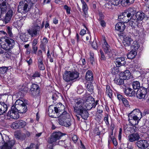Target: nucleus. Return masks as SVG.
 <instances>
[{
  "label": "nucleus",
  "instance_id": "22",
  "mask_svg": "<svg viewBox=\"0 0 149 149\" xmlns=\"http://www.w3.org/2000/svg\"><path fill=\"white\" fill-rule=\"evenodd\" d=\"M120 76L122 77L124 80L129 79L131 76V73L129 70H126L124 72H121Z\"/></svg>",
  "mask_w": 149,
  "mask_h": 149
},
{
  "label": "nucleus",
  "instance_id": "57",
  "mask_svg": "<svg viewBox=\"0 0 149 149\" xmlns=\"http://www.w3.org/2000/svg\"><path fill=\"white\" fill-rule=\"evenodd\" d=\"M70 33V31L68 29H65L63 31V34L65 35L66 36H68Z\"/></svg>",
  "mask_w": 149,
  "mask_h": 149
},
{
  "label": "nucleus",
  "instance_id": "46",
  "mask_svg": "<svg viewBox=\"0 0 149 149\" xmlns=\"http://www.w3.org/2000/svg\"><path fill=\"white\" fill-rule=\"evenodd\" d=\"M82 9L84 13L86 15L87 11L88 10V8L86 3H84V4H82Z\"/></svg>",
  "mask_w": 149,
  "mask_h": 149
},
{
  "label": "nucleus",
  "instance_id": "63",
  "mask_svg": "<svg viewBox=\"0 0 149 149\" xmlns=\"http://www.w3.org/2000/svg\"><path fill=\"white\" fill-rule=\"evenodd\" d=\"M122 129L121 128H120L119 129V135H118V139L119 140H120L121 139V136H122Z\"/></svg>",
  "mask_w": 149,
  "mask_h": 149
},
{
  "label": "nucleus",
  "instance_id": "28",
  "mask_svg": "<svg viewBox=\"0 0 149 149\" xmlns=\"http://www.w3.org/2000/svg\"><path fill=\"white\" fill-rule=\"evenodd\" d=\"M65 107L61 103H59L56 104V115L57 114L61 115L63 113L62 112V111L64 110Z\"/></svg>",
  "mask_w": 149,
  "mask_h": 149
},
{
  "label": "nucleus",
  "instance_id": "25",
  "mask_svg": "<svg viewBox=\"0 0 149 149\" xmlns=\"http://www.w3.org/2000/svg\"><path fill=\"white\" fill-rule=\"evenodd\" d=\"M8 108L7 105L4 102H0V115L5 113Z\"/></svg>",
  "mask_w": 149,
  "mask_h": 149
},
{
  "label": "nucleus",
  "instance_id": "5",
  "mask_svg": "<svg viewBox=\"0 0 149 149\" xmlns=\"http://www.w3.org/2000/svg\"><path fill=\"white\" fill-rule=\"evenodd\" d=\"M139 115L141 116V113L140 110L138 109H135L133 110L132 112L130 113L129 115V121L132 125H137L139 123L140 119L138 116Z\"/></svg>",
  "mask_w": 149,
  "mask_h": 149
},
{
  "label": "nucleus",
  "instance_id": "10",
  "mask_svg": "<svg viewBox=\"0 0 149 149\" xmlns=\"http://www.w3.org/2000/svg\"><path fill=\"white\" fill-rule=\"evenodd\" d=\"M8 5L6 0H0V18L6 12Z\"/></svg>",
  "mask_w": 149,
  "mask_h": 149
},
{
  "label": "nucleus",
  "instance_id": "15",
  "mask_svg": "<svg viewBox=\"0 0 149 149\" xmlns=\"http://www.w3.org/2000/svg\"><path fill=\"white\" fill-rule=\"evenodd\" d=\"M118 18L120 21L124 23H127L131 19V17L128 16L127 13L125 12L122 15L118 16Z\"/></svg>",
  "mask_w": 149,
  "mask_h": 149
},
{
  "label": "nucleus",
  "instance_id": "32",
  "mask_svg": "<svg viewBox=\"0 0 149 149\" xmlns=\"http://www.w3.org/2000/svg\"><path fill=\"white\" fill-rule=\"evenodd\" d=\"M134 9V8L132 7H130L128 9L126 12L127 15L131 17H133L132 16L133 15L136 13Z\"/></svg>",
  "mask_w": 149,
  "mask_h": 149
},
{
  "label": "nucleus",
  "instance_id": "7",
  "mask_svg": "<svg viewBox=\"0 0 149 149\" xmlns=\"http://www.w3.org/2000/svg\"><path fill=\"white\" fill-rule=\"evenodd\" d=\"M14 107L16 110L20 113H24L27 110V107L22 100H18L16 101Z\"/></svg>",
  "mask_w": 149,
  "mask_h": 149
},
{
  "label": "nucleus",
  "instance_id": "29",
  "mask_svg": "<svg viewBox=\"0 0 149 149\" xmlns=\"http://www.w3.org/2000/svg\"><path fill=\"white\" fill-rule=\"evenodd\" d=\"M140 47L139 43L136 41L132 42L131 45V48L132 50L136 51Z\"/></svg>",
  "mask_w": 149,
  "mask_h": 149
},
{
  "label": "nucleus",
  "instance_id": "19",
  "mask_svg": "<svg viewBox=\"0 0 149 149\" xmlns=\"http://www.w3.org/2000/svg\"><path fill=\"white\" fill-rule=\"evenodd\" d=\"M140 138L139 134L137 133H134L131 134L128 137V140L131 142H133L138 140Z\"/></svg>",
  "mask_w": 149,
  "mask_h": 149
},
{
  "label": "nucleus",
  "instance_id": "59",
  "mask_svg": "<svg viewBox=\"0 0 149 149\" xmlns=\"http://www.w3.org/2000/svg\"><path fill=\"white\" fill-rule=\"evenodd\" d=\"M32 49L33 51L31 52L32 54H36L38 49V47L36 46H32Z\"/></svg>",
  "mask_w": 149,
  "mask_h": 149
},
{
  "label": "nucleus",
  "instance_id": "16",
  "mask_svg": "<svg viewBox=\"0 0 149 149\" xmlns=\"http://www.w3.org/2000/svg\"><path fill=\"white\" fill-rule=\"evenodd\" d=\"M120 3V0H109L106 5V6L109 9H111L113 6L119 5Z\"/></svg>",
  "mask_w": 149,
  "mask_h": 149
},
{
  "label": "nucleus",
  "instance_id": "23",
  "mask_svg": "<svg viewBox=\"0 0 149 149\" xmlns=\"http://www.w3.org/2000/svg\"><path fill=\"white\" fill-rule=\"evenodd\" d=\"M126 63L125 59L124 57L118 58L116 59V64L117 67L124 65Z\"/></svg>",
  "mask_w": 149,
  "mask_h": 149
},
{
  "label": "nucleus",
  "instance_id": "8",
  "mask_svg": "<svg viewBox=\"0 0 149 149\" xmlns=\"http://www.w3.org/2000/svg\"><path fill=\"white\" fill-rule=\"evenodd\" d=\"M79 77V74L77 72L65 71L63 74V77L65 81L68 82L77 78Z\"/></svg>",
  "mask_w": 149,
  "mask_h": 149
},
{
  "label": "nucleus",
  "instance_id": "48",
  "mask_svg": "<svg viewBox=\"0 0 149 149\" xmlns=\"http://www.w3.org/2000/svg\"><path fill=\"white\" fill-rule=\"evenodd\" d=\"M12 17L6 15L4 19V21L6 24L10 20Z\"/></svg>",
  "mask_w": 149,
  "mask_h": 149
},
{
  "label": "nucleus",
  "instance_id": "6",
  "mask_svg": "<svg viewBox=\"0 0 149 149\" xmlns=\"http://www.w3.org/2000/svg\"><path fill=\"white\" fill-rule=\"evenodd\" d=\"M33 4L31 0H22L18 6V11L21 13H26L29 11L30 8L28 7V5H30V7H31Z\"/></svg>",
  "mask_w": 149,
  "mask_h": 149
},
{
  "label": "nucleus",
  "instance_id": "20",
  "mask_svg": "<svg viewBox=\"0 0 149 149\" xmlns=\"http://www.w3.org/2000/svg\"><path fill=\"white\" fill-rule=\"evenodd\" d=\"M136 20L138 21H141L143 20L144 18H146V15L142 11H140L137 12L136 14Z\"/></svg>",
  "mask_w": 149,
  "mask_h": 149
},
{
  "label": "nucleus",
  "instance_id": "39",
  "mask_svg": "<svg viewBox=\"0 0 149 149\" xmlns=\"http://www.w3.org/2000/svg\"><path fill=\"white\" fill-rule=\"evenodd\" d=\"M39 10L36 8L35 9L34 12L32 15V17L34 18H37L39 16Z\"/></svg>",
  "mask_w": 149,
  "mask_h": 149
},
{
  "label": "nucleus",
  "instance_id": "52",
  "mask_svg": "<svg viewBox=\"0 0 149 149\" xmlns=\"http://www.w3.org/2000/svg\"><path fill=\"white\" fill-rule=\"evenodd\" d=\"M122 101L123 104L124 105L127 107H129V103L126 99L124 98L123 100H122Z\"/></svg>",
  "mask_w": 149,
  "mask_h": 149
},
{
  "label": "nucleus",
  "instance_id": "35",
  "mask_svg": "<svg viewBox=\"0 0 149 149\" xmlns=\"http://www.w3.org/2000/svg\"><path fill=\"white\" fill-rule=\"evenodd\" d=\"M132 86L133 88L134 89H139L141 87L139 82L137 81H134L132 83Z\"/></svg>",
  "mask_w": 149,
  "mask_h": 149
},
{
  "label": "nucleus",
  "instance_id": "53",
  "mask_svg": "<svg viewBox=\"0 0 149 149\" xmlns=\"http://www.w3.org/2000/svg\"><path fill=\"white\" fill-rule=\"evenodd\" d=\"M98 20L100 22V24L102 27H104L106 26V23L104 20L100 19H98Z\"/></svg>",
  "mask_w": 149,
  "mask_h": 149
},
{
  "label": "nucleus",
  "instance_id": "49",
  "mask_svg": "<svg viewBox=\"0 0 149 149\" xmlns=\"http://www.w3.org/2000/svg\"><path fill=\"white\" fill-rule=\"evenodd\" d=\"M110 138L112 141L113 143L115 146H116L117 145V143L116 140L115 138H114L113 136H110Z\"/></svg>",
  "mask_w": 149,
  "mask_h": 149
},
{
  "label": "nucleus",
  "instance_id": "1",
  "mask_svg": "<svg viewBox=\"0 0 149 149\" xmlns=\"http://www.w3.org/2000/svg\"><path fill=\"white\" fill-rule=\"evenodd\" d=\"M15 40L4 36L2 37L0 40V45L2 48L5 50V55L6 58L9 57L12 54L11 50L15 45Z\"/></svg>",
  "mask_w": 149,
  "mask_h": 149
},
{
  "label": "nucleus",
  "instance_id": "4",
  "mask_svg": "<svg viewBox=\"0 0 149 149\" xmlns=\"http://www.w3.org/2000/svg\"><path fill=\"white\" fill-rule=\"evenodd\" d=\"M58 119V122L61 125H63L65 126L68 127L71 125V119L69 118V114L67 112L64 111L62 114L57 115Z\"/></svg>",
  "mask_w": 149,
  "mask_h": 149
},
{
  "label": "nucleus",
  "instance_id": "56",
  "mask_svg": "<svg viewBox=\"0 0 149 149\" xmlns=\"http://www.w3.org/2000/svg\"><path fill=\"white\" fill-rule=\"evenodd\" d=\"M103 107L101 105L99 106L97 108V111L99 113H102L103 112Z\"/></svg>",
  "mask_w": 149,
  "mask_h": 149
},
{
  "label": "nucleus",
  "instance_id": "9",
  "mask_svg": "<svg viewBox=\"0 0 149 149\" xmlns=\"http://www.w3.org/2000/svg\"><path fill=\"white\" fill-rule=\"evenodd\" d=\"M7 116L14 119H17L19 118V115L18 112L16 110L14 105L12 106L11 110L8 112Z\"/></svg>",
  "mask_w": 149,
  "mask_h": 149
},
{
  "label": "nucleus",
  "instance_id": "41",
  "mask_svg": "<svg viewBox=\"0 0 149 149\" xmlns=\"http://www.w3.org/2000/svg\"><path fill=\"white\" fill-rule=\"evenodd\" d=\"M26 36V33H22L20 35V38L22 40L25 41L27 39Z\"/></svg>",
  "mask_w": 149,
  "mask_h": 149
},
{
  "label": "nucleus",
  "instance_id": "62",
  "mask_svg": "<svg viewBox=\"0 0 149 149\" xmlns=\"http://www.w3.org/2000/svg\"><path fill=\"white\" fill-rule=\"evenodd\" d=\"M7 33L10 37H11L12 36L13 34L12 32L11 29L9 27H8L7 28Z\"/></svg>",
  "mask_w": 149,
  "mask_h": 149
},
{
  "label": "nucleus",
  "instance_id": "55",
  "mask_svg": "<svg viewBox=\"0 0 149 149\" xmlns=\"http://www.w3.org/2000/svg\"><path fill=\"white\" fill-rule=\"evenodd\" d=\"M64 9L66 10L67 13L70 14V7L68 6L67 5H65L64 6Z\"/></svg>",
  "mask_w": 149,
  "mask_h": 149
},
{
  "label": "nucleus",
  "instance_id": "17",
  "mask_svg": "<svg viewBox=\"0 0 149 149\" xmlns=\"http://www.w3.org/2000/svg\"><path fill=\"white\" fill-rule=\"evenodd\" d=\"M103 48L104 51L106 54L109 56H111L112 55V53L110 47L105 40L103 45Z\"/></svg>",
  "mask_w": 149,
  "mask_h": 149
},
{
  "label": "nucleus",
  "instance_id": "44",
  "mask_svg": "<svg viewBox=\"0 0 149 149\" xmlns=\"http://www.w3.org/2000/svg\"><path fill=\"white\" fill-rule=\"evenodd\" d=\"M8 68L6 67H0V73L3 74L7 71Z\"/></svg>",
  "mask_w": 149,
  "mask_h": 149
},
{
  "label": "nucleus",
  "instance_id": "26",
  "mask_svg": "<svg viewBox=\"0 0 149 149\" xmlns=\"http://www.w3.org/2000/svg\"><path fill=\"white\" fill-rule=\"evenodd\" d=\"M115 28L116 30L121 32L125 30V26L123 22H119L116 24Z\"/></svg>",
  "mask_w": 149,
  "mask_h": 149
},
{
  "label": "nucleus",
  "instance_id": "27",
  "mask_svg": "<svg viewBox=\"0 0 149 149\" xmlns=\"http://www.w3.org/2000/svg\"><path fill=\"white\" fill-rule=\"evenodd\" d=\"M55 105H51L48 109V111L49 116L52 117L54 118L55 112H56V107L53 106Z\"/></svg>",
  "mask_w": 149,
  "mask_h": 149
},
{
  "label": "nucleus",
  "instance_id": "64",
  "mask_svg": "<svg viewBox=\"0 0 149 149\" xmlns=\"http://www.w3.org/2000/svg\"><path fill=\"white\" fill-rule=\"evenodd\" d=\"M38 42V39H35L32 42V46H36V45Z\"/></svg>",
  "mask_w": 149,
  "mask_h": 149
},
{
  "label": "nucleus",
  "instance_id": "24",
  "mask_svg": "<svg viewBox=\"0 0 149 149\" xmlns=\"http://www.w3.org/2000/svg\"><path fill=\"white\" fill-rule=\"evenodd\" d=\"M124 89V91L125 94L128 96H132L135 95L136 92L130 88H123Z\"/></svg>",
  "mask_w": 149,
  "mask_h": 149
},
{
  "label": "nucleus",
  "instance_id": "47",
  "mask_svg": "<svg viewBox=\"0 0 149 149\" xmlns=\"http://www.w3.org/2000/svg\"><path fill=\"white\" fill-rule=\"evenodd\" d=\"M11 127L12 128L15 129L19 128V125H18V122H15L13 123L11 125Z\"/></svg>",
  "mask_w": 149,
  "mask_h": 149
},
{
  "label": "nucleus",
  "instance_id": "40",
  "mask_svg": "<svg viewBox=\"0 0 149 149\" xmlns=\"http://www.w3.org/2000/svg\"><path fill=\"white\" fill-rule=\"evenodd\" d=\"M18 125L19 128H22L26 126V123L24 121L21 120L18 122Z\"/></svg>",
  "mask_w": 149,
  "mask_h": 149
},
{
  "label": "nucleus",
  "instance_id": "54",
  "mask_svg": "<svg viewBox=\"0 0 149 149\" xmlns=\"http://www.w3.org/2000/svg\"><path fill=\"white\" fill-rule=\"evenodd\" d=\"M72 139L74 143H76L78 140V138L75 135H73L72 136Z\"/></svg>",
  "mask_w": 149,
  "mask_h": 149
},
{
  "label": "nucleus",
  "instance_id": "30",
  "mask_svg": "<svg viewBox=\"0 0 149 149\" xmlns=\"http://www.w3.org/2000/svg\"><path fill=\"white\" fill-rule=\"evenodd\" d=\"M124 43L126 46H129L132 42L133 40L130 37H127L124 38Z\"/></svg>",
  "mask_w": 149,
  "mask_h": 149
},
{
  "label": "nucleus",
  "instance_id": "42",
  "mask_svg": "<svg viewBox=\"0 0 149 149\" xmlns=\"http://www.w3.org/2000/svg\"><path fill=\"white\" fill-rule=\"evenodd\" d=\"M64 134L61 132L58 131L56 132V141L58 140L61 139L63 136ZM57 142L56 141V142Z\"/></svg>",
  "mask_w": 149,
  "mask_h": 149
},
{
  "label": "nucleus",
  "instance_id": "61",
  "mask_svg": "<svg viewBox=\"0 0 149 149\" xmlns=\"http://www.w3.org/2000/svg\"><path fill=\"white\" fill-rule=\"evenodd\" d=\"M13 10H9L7 12V13L6 15L9 16L11 17L13 15Z\"/></svg>",
  "mask_w": 149,
  "mask_h": 149
},
{
  "label": "nucleus",
  "instance_id": "60",
  "mask_svg": "<svg viewBox=\"0 0 149 149\" xmlns=\"http://www.w3.org/2000/svg\"><path fill=\"white\" fill-rule=\"evenodd\" d=\"M129 24L131 26H133L134 23L135 24V22H136V20L134 19L133 17H131V19L129 20Z\"/></svg>",
  "mask_w": 149,
  "mask_h": 149
},
{
  "label": "nucleus",
  "instance_id": "18",
  "mask_svg": "<svg viewBox=\"0 0 149 149\" xmlns=\"http://www.w3.org/2000/svg\"><path fill=\"white\" fill-rule=\"evenodd\" d=\"M26 17V16L20 17L19 20L14 22L15 26L18 28L21 27L24 24Z\"/></svg>",
  "mask_w": 149,
  "mask_h": 149
},
{
  "label": "nucleus",
  "instance_id": "50",
  "mask_svg": "<svg viewBox=\"0 0 149 149\" xmlns=\"http://www.w3.org/2000/svg\"><path fill=\"white\" fill-rule=\"evenodd\" d=\"M100 52L101 54V57L100 58V60L101 61H105L106 59V58L103 52L101 50H100Z\"/></svg>",
  "mask_w": 149,
  "mask_h": 149
},
{
  "label": "nucleus",
  "instance_id": "34",
  "mask_svg": "<svg viewBox=\"0 0 149 149\" xmlns=\"http://www.w3.org/2000/svg\"><path fill=\"white\" fill-rule=\"evenodd\" d=\"M137 55V52L135 51L131 50L127 54V58L129 59H132L134 58Z\"/></svg>",
  "mask_w": 149,
  "mask_h": 149
},
{
  "label": "nucleus",
  "instance_id": "2",
  "mask_svg": "<svg viewBox=\"0 0 149 149\" xmlns=\"http://www.w3.org/2000/svg\"><path fill=\"white\" fill-rule=\"evenodd\" d=\"M86 98V101L84 102L83 99H78L74 101V103L73 107L74 111L76 113L81 111L82 109L85 107V104H91L92 103V101L90 99H92L91 97L88 96ZM93 99V98H92Z\"/></svg>",
  "mask_w": 149,
  "mask_h": 149
},
{
  "label": "nucleus",
  "instance_id": "14",
  "mask_svg": "<svg viewBox=\"0 0 149 149\" xmlns=\"http://www.w3.org/2000/svg\"><path fill=\"white\" fill-rule=\"evenodd\" d=\"M114 82L117 85L121 86V87L122 88H125L127 85V83L124 81V79L116 77L114 79Z\"/></svg>",
  "mask_w": 149,
  "mask_h": 149
},
{
  "label": "nucleus",
  "instance_id": "21",
  "mask_svg": "<svg viewBox=\"0 0 149 149\" xmlns=\"http://www.w3.org/2000/svg\"><path fill=\"white\" fill-rule=\"evenodd\" d=\"M40 27L39 26H34L33 29H29L28 30V33L33 37L34 35L37 34V31L40 29Z\"/></svg>",
  "mask_w": 149,
  "mask_h": 149
},
{
  "label": "nucleus",
  "instance_id": "12",
  "mask_svg": "<svg viewBox=\"0 0 149 149\" xmlns=\"http://www.w3.org/2000/svg\"><path fill=\"white\" fill-rule=\"evenodd\" d=\"M136 145L138 148L141 149H145L149 146V143L146 140H141L136 143Z\"/></svg>",
  "mask_w": 149,
  "mask_h": 149
},
{
  "label": "nucleus",
  "instance_id": "36",
  "mask_svg": "<svg viewBox=\"0 0 149 149\" xmlns=\"http://www.w3.org/2000/svg\"><path fill=\"white\" fill-rule=\"evenodd\" d=\"M106 93L110 98H111V97L113 94L112 91L110 89L109 86L107 85L106 86Z\"/></svg>",
  "mask_w": 149,
  "mask_h": 149
},
{
  "label": "nucleus",
  "instance_id": "13",
  "mask_svg": "<svg viewBox=\"0 0 149 149\" xmlns=\"http://www.w3.org/2000/svg\"><path fill=\"white\" fill-rule=\"evenodd\" d=\"M146 91V88L141 87L139 89L137 90L136 93V97L139 99L144 98Z\"/></svg>",
  "mask_w": 149,
  "mask_h": 149
},
{
  "label": "nucleus",
  "instance_id": "31",
  "mask_svg": "<svg viewBox=\"0 0 149 149\" xmlns=\"http://www.w3.org/2000/svg\"><path fill=\"white\" fill-rule=\"evenodd\" d=\"M85 77L86 80L89 81L92 80L93 77L92 72L91 70H88L86 73Z\"/></svg>",
  "mask_w": 149,
  "mask_h": 149
},
{
  "label": "nucleus",
  "instance_id": "45",
  "mask_svg": "<svg viewBox=\"0 0 149 149\" xmlns=\"http://www.w3.org/2000/svg\"><path fill=\"white\" fill-rule=\"evenodd\" d=\"M87 90L90 92L93 91V86L91 83L88 84L87 86Z\"/></svg>",
  "mask_w": 149,
  "mask_h": 149
},
{
  "label": "nucleus",
  "instance_id": "51",
  "mask_svg": "<svg viewBox=\"0 0 149 149\" xmlns=\"http://www.w3.org/2000/svg\"><path fill=\"white\" fill-rule=\"evenodd\" d=\"M15 138L18 139H20L21 138V134L20 132L17 131L15 133Z\"/></svg>",
  "mask_w": 149,
  "mask_h": 149
},
{
  "label": "nucleus",
  "instance_id": "3",
  "mask_svg": "<svg viewBox=\"0 0 149 149\" xmlns=\"http://www.w3.org/2000/svg\"><path fill=\"white\" fill-rule=\"evenodd\" d=\"M0 141L2 143H4L1 149H12L15 141L14 140H10L9 137L4 134L0 133Z\"/></svg>",
  "mask_w": 149,
  "mask_h": 149
},
{
  "label": "nucleus",
  "instance_id": "58",
  "mask_svg": "<svg viewBox=\"0 0 149 149\" xmlns=\"http://www.w3.org/2000/svg\"><path fill=\"white\" fill-rule=\"evenodd\" d=\"M91 45L92 47L95 49H97V46L96 41H95L94 40H93L91 44Z\"/></svg>",
  "mask_w": 149,
  "mask_h": 149
},
{
  "label": "nucleus",
  "instance_id": "43",
  "mask_svg": "<svg viewBox=\"0 0 149 149\" xmlns=\"http://www.w3.org/2000/svg\"><path fill=\"white\" fill-rule=\"evenodd\" d=\"M120 1V3L123 6H126L129 5L127 2V0H122Z\"/></svg>",
  "mask_w": 149,
  "mask_h": 149
},
{
  "label": "nucleus",
  "instance_id": "33",
  "mask_svg": "<svg viewBox=\"0 0 149 149\" xmlns=\"http://www.w3.org/2000/svg\"><path fill=\"white\" fill-rule=\"evenodd\" d=\"M38 88L39 86L38 85L34 84H32L31 86L30 91L32 93H34L36 94L38 92H38H37V91L38 90Z\"/></svg>",
  "mask_w": 149,
  "mask_h": 149
},
{
  "label": "nucleus",
  "instance_id": "11",
  "mask_svg": "<svg viewBox=\"0 0 149 149\" xmlns=\"http://www.w3.org/2000/svg\"><path fill=\"white\" fill-rule=\"evenodd\" d=\"M89 109H90V108L88 106H86L85 105V107L82 109L81 111H80L76 113L80 115L83 119H86L88 116V112L86 110H88Z\"/></svg>",
  "mask_w": 149,
  "mask_h": 149
},
{
  "label": "nucleus",
  "instance_id": "37",
  "mask_svg": "<svg viewBox=\"0 0 149 149\" xmlns=\"http://www.w3.org/2000/svg\"><path fill=\"white\" fill-rule=\"evenodd\" d=\"M28 90L29 89L27 87H23L21 90L20 91V92L18 93L19 95H21L20 97H23L24 95V93H26Z\"/></svg>",
  "mask_w": 149,
  "mask_h": 149
},
{
  "label": "nucleus",
  "instance_id": "38",
  "mask_svg": "<svg viewBox=\"0 0 149 149\" xmlns=\"http://www.w3.org/2000/svg\"><path fill=\"white\" fill-rule=\"evenodd\" d=\"M56 141V132H54L49 140L50 143H52Z\"/></svg>",
  "mask_w": 149,
  "mask_h": 149
}]
</instances>
